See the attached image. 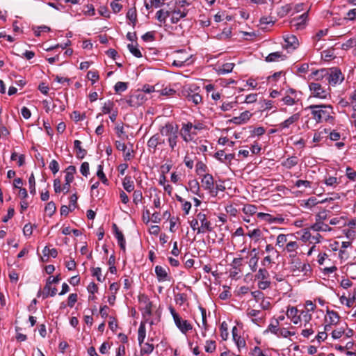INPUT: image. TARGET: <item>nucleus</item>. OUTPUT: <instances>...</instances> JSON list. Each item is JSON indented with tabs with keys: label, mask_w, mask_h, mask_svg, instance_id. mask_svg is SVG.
Returning a JSON list of instances; mask_svg holds the SVG:
<instances>
[{
	"label": "nucleus",
	"mask_w": 356,
	"mask_h": 356,
	"mask_svg": "<svg viewBox=\"0 0 356 356\" xmlns=\"http://www.w3.org/2000/svg\"><path fill=\"white\" fill-rule=\"evenodd\" d=\"M327 314L329 316L330 324L337 325L339 323L340 316L337 312L327 309Z\"/></svg>",
	"instance_id": "c756f323"
},
{
	"label": "nucleus",
	"mask_w": 356,
	"mask_h": 356,
	"mask_svg": "<svg viewBox=\"0 0 356 356\" xmlns=\"http://www.w3.org/2000/svg\"><path fill=\"white\" fill-rule=\"evenodd\" d=\"M252 115V114L250 113V111H245L241 113L239 116L232 118L230 122L236 124H241L248 122Z\"/></svg>",
	"instance_id": "2eb2a0df"
},
{
	"label": "nucleus",
	"mask_w": 356,
	"mask_h": 356,
	"mask_svg": "<svg viewBox=\"0 0 356 356\" xmlns=\"http://www.w3.org/2000/svg\"><path fill=\"white\" fill-rule=\"evenodd\" d=\"M127 17L133 23V25L135 26L137 20L136 10L135 8H130L128 10L127 13Z\"/></svg>",
	"instance_id": "4c0bfd02"
},
{
	"label": "nucleus",
	"mask_w": 356,
	"mask_h": 356,
	"mask_svg": "<svg viewBox=\"0 0 356 356\" xmlns=\"http://www.w3.org/2000/svg\"><path fill=\"white\" fill-rule=\"evenodd\" d=\"M140 300L143 301L145 304L144 308L143 309V316L147 315L150 316L152 314V302L149 301L147 296L145 295H142L140 297Z\"/></svg>",
	"instance_id": "aec40b11"
},
{
	"label": "nucleus",
	"mask_w": 356,
	"mask_h": 356,
	"mask_svg": "<svg viewBox=\"0 0 356 356\" xmlns=\"http://www.w3.org/2000/svg\"><path fill=\"white\" fill-rule=\"evenodd\" d=\"M128 88V83L126 82L118 81L114 86L115 91L116 92H124Z\"/></svg>",
	"instance_id": "37998d69"
},
{
	"label": "nucleus",
	"mask_w": 356,
	"mask_h": 356,
	"mask_svg": "<svg viewBox=\"0 0 356 356\" xmlns=\"http://www.w3.org/2000/svg\"><path fill=\"white\" fill-rule=\"evenodd\" d=\"M23 233L26 236H30L33 233V226L31 223H27L23 228Z\"/></svg>",
	"instance_id": "338daca9"
},
{
	"label": "nucleus",
	"mask_w": 356,
	"mask_h": 356,
	"mask_svg": "<svg viewBox=\"0 0 356 356\" xmlns=\"http://www.w3.org/2000/svg\"><path fill=\"white\" fill-rule=\"evenodd\" d=\"M307 16V13H304L298 17L293 19L291 22L293 23V26H295L296 29H302L305 26Z\"/></svg>",
	"instance_id": "dca6fc26"
},
{
	"label": "nucleus",
	"mask_w": 356,
	"mask_h": 356,
	"mask_svg": "<svg viewBox=\"0 0 356 356\" xmlns=\"http://www.w3.org/2000/svg\"><path fill=\"white\" fill-rule=\"evenodd\" d=\"M207 166L202 162L198 161L196 164V172L199 175H202L203 172H206Z\"/></svg>",
	"instance_id": "a18cd8bd"
},
{
	"label": "nucleus",
	"mask_w": 356,
	"mask_h": 356,
	"mask_svg": "<svg viewBox=\"0 0 356 356\" xmlns=\"http://www.w3.org/2000/svg\"><path fill=\"white\" fill-rule=\"evenodd\" d=\"M29 191L31 194L35 195L36 193L35 189V179L33 173H31L29 178Z\"/></svg>",
	"instance_id": "a19ab883"
},
{
	"label": "nucleus",
	"mask_w": 356,
	"mask_h": 356,
	"mask_svg": "<svg viewBox=\"0 0 356 356\" xmlns=\"http://www.w3.org/2000/svg\"><path fill=\"white\" fill-rule=\"evenodd\" d=\"M159 132L161 136L167 137L170 149L173 151L177 145L179 137V127L171 122H167L164 126L159 128Z\"/></svg>",
	"instance_id": "f03ea898"
},
{
	"label": "nucleus",
	"mask_w": 356,
	"mask_h": 356,
	"mask_svg": "<svg viewBox=\"0 0 356 356\" xmlns=\"http://www.w3.org/2000/svg\"><path fill=\"white\" fill-rule=\"evenodd\" d=\"M86 113H80L77 111H74L72 112V118L74 119V121L78 122L81 120H83L86 118Z\"/></svg>",
	"instance_id": "5fc2aeb1"
},
{
	"label": "nucleus",
	"mask_w": 356,
	"mask_h": 356,
	"mask_svg": "<svg viewBox=\"0 0 356 356\" xmlns=\"http://www.w3.org/2000/svg\"><path fill=\"white\" fill-rule=\"evenodd\" d=\"M311 181L307 180H297L295 183V186L298 188L301 186H304L305 188H310L311 187Z\"/></svg>",
	"instance_id": "69168bd1"
},
{
	"label": "nucleus",
	"mask_w": 356,
	"mask_h": 356,
	"mask_svg": "<svg viewBox=\"0 0 356 356\" xmlns=\"http://www.w3.org/2000/svg\"><path fill=\"white\" fill-rule=\"evenodd\" d=\"M257 211V207L253 204H246L243 208V211L245 214L253 215Z\"/></svg>",
	"instance_id": "ea45409f"
},
{
	"label": "nucleus",
	"mask_w": 356,
	"mask_h": 356,
	"mask_svg": "<svg viewBox=\"0 0 356 356\" xmlns=\"http://www.w3.org/2000/svg\"><path fill=\"white\" fill-rule=\"evenodd\" d=\"M53 76L54 77V81H57L58 83L63 84L66 83L67 86H70L71 83V79L69 78H64L58 75H53Z\"/></svg>",
	"instance_id": "6e6d98bb"
},
{
	"label": "nucleus",
	"mask_w": 356,
	"mask_h": 356,
	"mask_svg": "<svg viewBox=\"0 0 356 356\" xmlns=\"http://www.w3.org/2000/svg\"><path fill=\"white\" fill-rule=\"evenodd\" d=\"M154 349V346L152 343L149 342L145 343L143 348L140 349V353L142 355H149L151 354Z\"/></svg>",
	"instance_id": "e433bc0d"
},
{
	"label": "nucleus",
	"mask_w": 356,
	"mask_h": 356,
	"mask_svg": "<svg viewBox=\"0 0 356 356\" xmlns=\"http://www.w3.org/2000/svg\"><path fill=\"white\" fill-rule=\"evenodd\" d=\"M164 143L165 140L162 138L161 134H156L148 140L147 146L149 148L153 149L154 152L159 145L164 144Z\"/></svg>",
	"instance_id": "f8f14e48"
},
{
	"label": "nucleus",
	"mask_w": 356,
	"mask_h": 356,
	"mask_svg": "<svg viewBox=\"0 0 356 356\" xmlns=\"http://www.w3.org/2000/svg\"><path fill=\"white\" fill-rule=\"evenodd\" d=\"M49 169L51 170L52 173L55 175L59 170V164L56 160H52L49 166Z\"/></svg>",
	"instance_id": "680f3d73"
},
{
	"label": "nucleus",
	"mask_w": 356,
	"mask_h": 356,
	"mask_svg": "<svg viewBox=\"0 0 356 356\" xmlns=\"http://www.w3.org/2000/svg\"><path fill=\"white\" fill-rule=\"evenodd\" d=\"M97 176L102 181V182L105 185H108V180L106 178L104 171H103V165H99L97 167Z\"/></svg>",
	"instance_id": "2f4dec72"
},
{
	"label": "nucleus",
	"mask_w": 356,
	"mask_h": 356,
	"mask_svg": "<svg viewBox=\"0 0 356 356\" xmlns=\"http://www.w3.org/2000/svg\"><path fill=\"white\" fill-rule=\"evenodd\" d=\"M122 186L125 191L130 193L134 190V184L130 176H126L122 181Z\"/></svg>",
	"instance_id": "393cba45"
},
{
	"label": "nucleus",
	"mask_w": 356,
	"mask_h": 356,
	"mask_svg": "<svg viewBox=\"0 0 356 356\" xmlns=\"http://www.w3.org/2000/svg\"><path fill=\"white\" fill-rule=\"evenodd\" d=\"M291 9H292L291 6L290 4H286V5L283 6L279 8L277 14L281 17H284L290 13Z\"/></svg>",
	"instance_id": "58836bf2"
},
{
	"label": "nucleus",
	"mask_w": 356,
	"mask_h": 356,
	"mask_svg": "<svg viewBox=\"0 0 356 356\" xmlns=\"http://www.w3.org/2000/svg\"><path fill=\"white\" fill-rule=\"evenodd\" d=\"M346 176L350 180L355 181L356 180V171L353 170L350 167H347Z\"/></svg>",
	"instance_id": "052dcab7"
},
{
	"label": "nucleus",
	"mask_w": 356,
	"mask_h": 356,
	"mask_svg": "<svg viewBox=\"0 0 356 356\" xmlns=\"http://www.w3.org/2000/svg\"><path fill=\"white\" fill-rule=\"evenodd\" d=\"M269 277V273L266 268H259L255 275L256 280H264Z\"/></svg>",
	"instance_id": "c9c22d12"
},
{
	"label": "nucleus",
	"mask_w": 356,
	"mask_h": 356,
	"mask_svg": "<svg viewBox=\"0 0 356 356\" xmlns=\"http://www.w3.org/2000/svg\"><path fill=\"white\" fill-rule=\"evenodd\" d=\"M311 229L316 232H326L331 230V228L329 227L328 225L324 224L322 222H316V223L311 226Z\"/></svg>",
	"instance_id": "a878e982"
},
{
	"label": "nucleus",
	"mask_w": 356,
	"mask_h": 356,
	"mask_svg": "<svg viewBox=\"0 0 356 356\" xmlns=\"http://www.w3.org/2000/svg\"><path fill=\"white\" fill-rule=\"evenodd\" d=\"M74 147L76 157L80 159H83L87 154V151L81 147V142L79 140H75L74 141Z\"/></svg>",
	"instance_id": "412c9836"
},
{
	"label": "nucleus",
	"mask_w": 356,
	"mask_h": 356,
	"mask_svg": "<svg viewBox=\"0 0 356 356\" xmlns=\"http://www.w3.org/2000/svg\"><path fill=\"white\" fill-rule=\"evenodd\" d=\"M200 310L201 312V315H202V325L204 329V332H202V336L205 337L206 336L205 332L208 330V325H207V311H206V309H204L202 307H200Z\"/></svg>",
	"instance_id": "473e14b6"
},
{
	"label": "nucleus",
	"mask_w": 356,
	"mask_h": 356,
	"mask_svg": "<svg viewBox=\"0 0 356 356\" xmlns=\"http://www.w3.org/2000/svg\"><path fill=\"white\" fill-rule=\"evenodd\" d=\"M220 331H221V337L222 339V340H226L228 337V332H227V324L225 323V322H223L222 323L221 325H220Z\"/></svg>",
	"instance_id": "bf43d9fd"
},
{
	"label": "nucleus",
	"mask_w": 356,
	"mask_h": 356,
	"mask_svg": "<svg viewBox=\"0 0 356 356\" xmlns=\"http://www.w3.org/2000/svg\"><path fill=\"white\" fill-rule=\"evenodd\" d=\"M205 351L207 353H213L216 350V342L214 341H212V340H208L206 341V345H205Z\"/></svg>",
	"instance_id": "c03bdc74"
},
{
	"label": "nucleus",
	"mask_w": 356,
	"mask_h": 356,
	"mask_svg": "<svg viewBox=\"0 0 356 356\" xmlns=\"http://www.w3.org/2000/svg\"><path fill=\"white\" fill-rule=\"evenodd\" d=\"M197 218L201 222L200 228H197V234L204 233L206 231L211 232L213 230L211 224L209 220H207V216L204 213L200 212L197 215Z\"/></svg>",
	"instance_id": "1a4fd4ad"
},
{
	"label": "nucleus",
	"mask_w": 356,
	"mask_h": 356,
	"mask_svg": "<svg viewBox=\"0 0 356 356\" xmlns=\"http://www.w3.org/2000/svg\"><path fill=\"white\" fill-rule=\"evenodd\" d=\"M65 183L63 186V191L65 193H67L70 191V184L74 181V178L70 177L69 176H65Z\"/></svg>",
	"instance_id": "3c124183"
},
{
	"label": "nucleus",
	"mask_w": 356,
	"mask_h": 356,
	"mask_svg": "<svg viewBox=\"0 0 356 356\" xmlns=\"http://www.w3.org/2000/svg\"><path fill=\"white\" fill-rule=\"evenodd\" d=\"M156 19L161 23L165 24L166 22V18L164 15V10L160 9L156 13Z\"/></svg>",
	"instance_id": "603ef678"
},
{
	"label": "nucleus",
	"mask_w": 356,
	"mask_h": 356,
	"mask_svg": "<svg viewBox=\"0 0 356 356\" xmlns=\"http://www.w3.org/2000/svg\"><path fill=\"white\" fill-rule=\"evenodd\" d=\"M113 102L108 101L102 107V113L104 114L110 113L113 107Z\"/></svg>",
	"instance_id": "4d7b16f0"
},
{
	"label": "nucleus",
	"mask_w": 356,
	"mask_h": 356,
	"mask_svg": "<svg viewBox=\"0 0 356 356\" xmlns=\"http://www.w3.org/2000/svg\"><path fill=\"white\" fill-rule=\"evenodd\" d=\"M344 79L341 70L338 67L329 68L327 81L329 84L334 86L337 84L341 83Z\"/></svg>",
	"instance_id": "7ed1b4c3"
},
{
	"label": "nucleus",
	"mask_w": 356,
	"mask_h": 356,
	"mask_svg": "<svg viewBox=\"0 0 356 356\" xmlns=\"http://www.w3.org/2000/svg\"><path fill=\"white\" fill-rule=\"evenodd\" d=\"M167 270H169L168 267L164 268L161 266H156L155 267V273L159 282L170 280V277Z\"/></svg>",
	"instance_id": "9b49d317"
},
{
	"label": "nucleus",
	"mask_w": 356,
	"mask_h": 356,
	"mask_svg": "<svg viewBox=\"0 0 356 356\" xmlns=\"http://www.w3.org/2000/svg\"><path fill=\"white\" fill-rule=\"evenodd\" d=\"M261 235V231L259 229H254L248 234L251 238H254L256 241H259Z\"/></svg>",
	"instance_id": "09e8293b"
},
{
	"label": "nucleus",
	"mask_w": 356,
	"mask_h": 356,
	"mask_svg": "<svg viewBox=\"0 0 356 356\" xmlns=\"http://www.w3.org/2000/svg\"><path fill=\"white\" fill-rule=\"evenodd\" d=\"M300 113H295L290 116L289 118L285 120L284 122H281L279 124V127L281 129H286L290 127L292 124L298 122L300 119Z\"/></svg>",
	"instance_id": "f3484780"
},
{
	"label": "nucleus",
	"mask_w": 356,
	"mask_h": 356,
	"mask_svg": "<svg viewBox=\"0 0 356 356\" xmlns=\"http://www.w3.org/2000/svg\"><path fill=\"white\" fill-rule=\"evenodd\" d=\"M56 210V204L54 202L51 201L48 202L44 208L45 213L49 216L51 217Z\"/></svg>",
	"instance_id": "72a5a7b5"
},
{
	"label": "nucleus",
	"mask_w": 356,
	"mask_h": 356,
	"mask_svg": "<svg viewBox=\"0 0 356 356\" xmlns=\"http://www.w3.org/2000/svg\"><path fill=\"white\" fill-rule=\"evenodd\" d=\"M76 301H77V294L76 293L70 294V296H68V300H67V306H69L70 307H73L74 304L76 302Z\"/></svg>",
	"instance_id": "13d9d810"
},
{
	"label": "nucleus",
	"mask_w": 356,
	"mask_h": 356,
	"mask_svg": "<svg viewBox=\"0 0 356 356\" xmlns=\"http://www.w3.org/2000/svg\"><path fill=\"white\" fill-rule=\"evenodd\" d=\"M278 321H275V323H270L268 325V331H270L273 334H276L279 337L280 329L278 328Z\"/></svg>",
	"instance_id": "49530a36"
},
{
	"label": "nucleus",
	"mask_w": 356,
	"mask_h": 356,
	"mask_svg": "<svg viewBox=\"0 0 356 356\" xmlns=\"http://www.w3.org/2000/svg\"><path fill=\"white\" fill-rule=\"evenodd\" d=\"M309 88L312 92L313 97L320 99L327 98L328 92L322 87V86L320 83H309Z\"/></svg>",
	"instance_id": "0eeeda50"
},
{
	"label": "nucleus",
	"mask_w": 356,
	"mask_h": 356,
	"mask_svg": "<svg viewBox=\"0 0 356 356\" xmlns=\"http://www.w3.org/2000/svg\"><path fill=\"white\" fill-rule=\"evenodd\" d=\"M118 240V243L120 248V249L123 251H126V241L125 238L122 232H117L115 235Z\"/></svg>",
	"instance_id": "c85d7f7f"
},
{
	"label": "nucleus",
	"mask_w": 356,
	"mask_h": 356,
	"mask_svg": "<svg viewBox=\"0 0 356 356\" xmlns=\"http://www.w3.org/2000/svg\"><path fill=\"white\" fill-rule=\"evenodd\" d=\"M154 38V33L153 31L147 32L142 36V39L144 42L153 41Z\"/></svg>",
	"instance_id": "774afa93"
},
{
	"label": "nucleus",
	"mask_w": 356,
	"mask_h": 356,
	"mask_svg": "<svg viewBox=\"0 0 356 356\" xmlns=\"http://www.w3.org/2000/svg\"><path fill=\"white\" fill-rule=\"evenodd\" d=\"M258 259L259 258L256 254L250 259L249 266L252 272H255L257 270Z\"/></svg>",
	"instance_id": "864d4df0"
},
{
	"label": "nucleus",
	"mask_w": 356,
	"mask_h": 356,
	"mask_svg": "<svg viewBox=\"0 0 356 356\" xmlns=\"http://www.w3.org/2000/svg\"><path fill=\"white\" fill-rule=\"evenodd\" d=\"M201 182L204 188L207 191H209L211 193V191L213 189L214 186V179L212 175L209 173L203 175Z\"/></svg>",
	"instance_id": "9d476101"
},
{
	"label": "nucleus",
	"mask_w": 356,
	"mask_h": 356,
	"mask_svg": "<svg viewBox=\"0 0 356 356\" xmlns=\"http://www.w3.org/2000/svg\"><path fill=\"white\" fill-rule=\"evenodd\" d=\"M356 45V40L353 38H350L346 42L341 44V49L343 50H348V49L353 47Z\"/></svg>",
	"instance_id": "de8ad7c7"
},
{
	"label": "nucleus",
	"mask_w": 356,
	"mask_h": 356,
	"mask_svg": "<svg viewBox=\"0 0 356 356\" xmlns=\"http://www.w3.org/2000/svg\"><path fill=\"white\" fill-rule=\"evenodd\" d=\"M285 44L284 47L286 49L292 48L293 49H295L298 46V40L296 36L293 35H287L284 38Z\"/></svg>",
	"instance_id": "6ab92c4d"
},
{
	"label": "nucleus",
	"mask_w": 356,
	"mask_h": 356,
	"mask_svg": "<svg viewBox=\"0 0 356 356\" xmlns=\"http://www.w3.org/2000/svg\"><path fill=\"white\" fill-rule=\"evenodd\" d=\"M298 248V244L297 243L296 241H291L286 244V248L287 252H294L293 254H290V257H296L297 253L296 252V250Z\"/></svg>",
	"instance_id": "7c9ffc66"
},
{
	"label": "nucleus",
	"mask_w": 356,
	"mask_h": 356,
	"mask_svg": "<svg viewBox=\"0 0 356 356\" xmlns=\"http://www.w3.org/2000/svg\"><path fill=\"white\" fill-rule=\"evenodd\" d=\"M305 109L311 111L313 118L317 123H320L323 120L325 122L334 120V117L330 115L333 113V108L331 105L313 104L308 106Z\"/></svg>",
	"instance_id": "f257e3e1"
},
{
	"label": "nucleus",
	"mask_w": 356,
	"mask_h": 356,
	"mask_svg": "<svg viewBox=\"0 0 356 356\" xmlns=\"http://www.w3.org/2000/svg\"><path fill=\"white\" fill-rule=\"evenodd\" d=\"M329 68H323L321 70H315L312 72V75L316 77V80H320L325 78L327 80Z\"/></svg>",
	"instance_id": "bb28decb"
},
{
	"label": "nucleus",
	"mask_w": 356,
	"mask_h": 356,
	"mask_svg": "<svg viewBox=\"0 0 356 356\" xmlns=\"http://www.w3.org/2000/svg\"><path fill=\"white\" fill-rule=\"evenodd\" d=\"M147 100V97L145 95L140 91L137 90L133 92L127 99H126V102L131 107H138L143 104V103Z\"/></svg>",
	"instance_id": "20e7f679"
},
{
	"label": "nucleus",
	"mask_w": 356,
	"mask_h": 356,
	"mask_svg": "<svg viewBox=\"0 0 356 356\" xmlns=\"http://www.w3.org/2000/svg\"><path fill=\"white\" fill-rule=\"evenodd\" d=\"M186 190H189L191 191V193L199 196L200 197H202V195L200 194V186L197 179L190 180L188 181V188H186Z\"/></svg>",
	"instance_id": "a211bd4d"
},
{
	"label": "nucleus",
	"mask_w": 356,
	"mask_h": 356,
	"mask_svg": "<svg viewBox=\"0 0 356 356\" xmlns=\"http://www.w3.org/2000/svg\"><path fill=\"white\" fill-rule=\"evenodd\" d=\"M136 45H138L137 43ZM127 48L135 57L141 58L143 56L141 51L137 46H134L133 44H128Z\"/></svg>",
	"instance_id": "f704fd0d"
},
{
	"label": "nucleus",
	"mask_w": 356,
	"mask_h": 356,
	"mask_svg": "<svg viewBox=\"0 0 356 356\" xmlns=\"http://www.w3.org/2000/svg\"><path fill=\"white\" fill-rule=\"evenodd\" d=\"M188 14V10L184 8L182 10L180 8L173 9L172 10V17L170 22L172 24H177L181 19L185 17Z\"/></svg>",
	"instance_id": "ddd939ff"
},
{
	"label": "nucleus",
	"mask_w": 356,
	"mask_h": 356,
	"mask_svg": "<svg viewBox=\"0 0 356 356\" xmlns=\"http://www.w3.org/2000/svg\"><path fill=\"white\" fill-rule=\"evenodd\" d=\"M286 56L284 54H282L280 51L273 52L269 54L265 58V60L266 62L270 63V62H275L277 61L279 59H281L282 60H285Z\"/></svg>",
	"instance_id": "4be33fe9"
},
{
	"label": "nucleus",
	"mask_w": 356,
	"mask_h": 356,
	"mask_svg": "<svg viewBox=\"0 0 356 356\" xmlns=\"http://www.w3.org/2000/svg\"><path fill=\"white\" fill-rule=\"evenodd\" d=\"M234 64L227 63L223 64L221 67H220L218 70V74H225L227 73H229L232 71L234 68Z\"/></svg>",
	"instance_id": "cd10ccee"
},
{
	"label": "nucleus",
	"mask_w": 356,
	"mask_h": 356,
	"mask_svg": "<svg viewBox=\"0 0 356 356\" xmlns=\"http://www.w3.org/2000/svg\"><path fill=\"white\" fill-rule=\"evenodd\" d=\"M175 300H176L177 303H178L179 305H182L187 300V296H186V294L183 293H177L175 296Z\"/></svg>",
	"instance_id": "e2e57ef3"
},
{
	"label": "nucleus",
	"mask_w": 356,
	"mask_h": 356,
	"mask_svg": "<svg viewBox=\"0 0 356 356\" xmlns=\"http://www.w3.org/2000/svg\"><path fill=\"white\" fill-rule=\"evenodd\" d=\"M193 124L191 122L183 123L180 130V135L184 141L189 143L192 141L194 136L197 135V132H193Z\"/></svg>",
	"instance_id": "39448f33"
},
{
	"label": "nucleus",
	"mask_w": 356,
	"mask_h": 356,
	"mask_svg": "<svg viewBox=\"0 0 356 356\" xmlns=\"http://www.w3.org/2000/svg\"><path fill=\"white\" fill-rule=\"evenodd\" d=\"M175 323L179 330L184 334H186L188 331L193 329L191 324L188 321L184 320L181 317L179 318V321L176 320Z\"/></svg>",
	"instance_id": "4468645a"
},
{
	"label": "nucleus",
	"mask_w": 356,
	"mask_h": 356,
	"mask_svg": "<svg viewBox=\"0 0 356 356\" xmlns=\"http://www.w3.org/2000/svg\"><path fill=\"white\" fill-rule=\"evenodd\" d=\"M181 97H184L188 102L193 103L195 105L202 102V96L190 88H184L181 90Z\"/></svg>",
	"instance_id": "423d86ee"
},
{
	"label": "nucleus",
	"mask_w": 356,
	"mask_h": 356,
	"mask_svg": "<svg viewBox=\"0 0 356 356\" xmlns=\"http://www.w3.org/2000/svg\"><path fill=\"white\" fill-rule=\"evenodd\" d=\"M225 186L222 184H216L213 186V189L211 191V194L212 196H216L218 191H225Z\"/></svg>",
	"instance_id": "8fccbe9b"
},
{
	"label": "nucleus",
	"mask_w": 356,
	"mask_h": 356,
	"mask_svg": "<svg viewBox=\"0 0 356 356\" xmlns=\"http://www.w3.org/2000/svg\"><path fill=\"white\" fill-rule=\"evenodd\" d=\"M298 163V159L296 156H292L291 157L287 158L285 161L282 163V165L285 167L287 169H291V168L296 165Z\"/></svg>",
	"instance_id": "b1692460"
},
{
	"label": "nucleus",
	"mask_w": 356,
	"mask_h": 356,
	"mask_svg": "<svg viewBox=\"0 0 356 356\" xmlns=\"http://www.w3.org/2000/svg\"><path fill=\"white\" fill-rule=\"evenodd\" d=\"M143 198V193H142L141 191L136 190V191H134V193H133V202H134V203L136 205H137L140 202H141Z\"/></svg>",
	"instance_id": "79ce46f5"
},
{
	"label": "nucleus",
	"mask_w": 356,
	"mask_h": 356,
	"mask_svg": "<svg viewBox=\"0 0 356 356\" xmlns=\"http://www.w3.org/2000/svg\"><path fill=\"white\" fill-rule=\"evenodd\" d=\"M60 274L57 275L56 277H53L51 280V277H49L47 279L46 285L44 287L43 290V299L47 298L48 296L53 297L56 294L57 289L56 288H53L51 289V293H49V285H51L53 283H57L60 280Z\"/></svg>",
	"instance_id": "6e6552de"
},
{
	"label": "nucleus",
	"mask_w": 356,
	"mask_h": 356,
	"mask_svg": "<svg viewBox=\"0 0 356 356\" xmlns=\"http://www.w3.org/2000/svg\"><path fill=\"white\" fill-rule=\"evenodd\" d=\"M146 336L145 324L144 322H141L138 330V340L140 346L144 343V340Z\"/></svg>",
	"instance_id": "5701e85b"
},
{
	"label": "nucleus",
	"mask_w": 356,
	"mask_h": 356,
	"mask_svg": "<svg viewBox=\"0 0 356 356\" xmlns=\"http://www.w3.org/2000/svg\"><path fill=\"white\" fill-rule=\"evenodd\" d=\"M80 172L85 177H87L88 175V174H89V163L88 162L82 163L81 168H80Z\"/></svg>",
	"instance_id": "0e129e2a"
}]
</instances>
